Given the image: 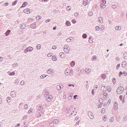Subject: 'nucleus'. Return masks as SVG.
Instances as JSON below:
<instances>
[{"instance_id": "nucleus-1", "label": "nucleus", "mask_w": 127, "mask_h": 127, "mask_svg": "<svg viewBox=\"0 0 127 127\" xmlns=\"http://www.w3.org/2000/svg\"><path fill=\"white\" fill-rule=\"evenodd\" d=\"M124 89V88L123 87H119L117 90V93L118 94L122 93L123 92Z\"/></svg>"}, {"instance_id": "nucleus-2", "label": "nucleus", "mask_w": 127, "mask_h": 127, "mask_svg": "<svg viewBox=\"0 0 127 127\" xmlns=\"http://www.w3.org/2000/svg\"><path fill=\"white\" fill-rule=\"evenodd\" d=\"M44 111H42L40 112L39 114H38L37 116V117L38 118H43L44 116Z\"/></svg>"}, {"instance_id": "nucleus-3", "label": "nucleus", "mask_w": 127, "mask_h": 127, "mask_svg": "<svg viewBox=\"0 0 127 127\" xmlns=\"http://www.w3.org/2000/svg\"><path fill=\"white\" fill-rule=\"evenodd\" d=\"M69 47L67 45L65 46L64 48V51L66 53H69Z\"/></svg>"}, {"instance_id": "nucleus-4", "label": "nucleus", "mask_w": 127, "mask_h": 127, "mask_svg": "<svg viewBox=\"0 0 127 127\" xmlns=\"http://www.w3.org/2000/svg\"><path fill=\"white\" fill-rule=\"evenodd\" d=\"M88 115L89 117L91 119H92L94 118V115L90 111H89L88 113Z\"/></svg>"}, {"instance_id": "nucleus-5", "label": "nucleus", "mask_w": 127, "mask_h": 127, "mask_svg": "<svg viewBox=\"0 0 127 127\" xmlns=\"http://www.w3.org/2000/svg\"><path fill=\"white\" fill-rule=\"evenodd\" d=\"M32 49L33 48L32 47H29L27 48V49L25 50L24 52H25L26 53L27 52L31 51L32 50Z\"/></svg>"}, {"instance_id": "nucleus-6", "label": "nucleus", "mask_w": 127, "mask_h": 127, "mask_svg": "<svg viewBox=\"0 0 127 127\" xmlns=\"http://www.w3.org/2000/svg\"><path fill=\"white\" fill-rule=\"evenodd\" d=\"M30 10L29 8H27L23 10V12L27 14H29L30 13Z\"/></svg>"}, {"instance_id": "nucleus-7", "label": "nucleus", "mask_w": 127, "mask_h": 127, "mask_svg": "<svg viewBox=\"0 0 127 127\" xmlns=\"http://www.w3.org/2000/svg\"><path fill=\"white\" fill-rule=\"evenodd\" d=\"M52 99V96L51 95H49L48 97L46 98V100L48 101H51Z\"/></svg>"}, {"instance_id": "nucleus-8", "label": "nucleus", "mask_w": 127, "mask_h": 127, "mask_svg": "<svg viewBox=\"0 0 127 127\" xmlns=\"http://www.w3.org/2000/svg\"><path fill=\"white\" fill-rule=\"evenodd\" d=\"M101 90L102 92H104L106 91L107 89L105 86H103L101 87Z\"/></svg>"}, {"instance_id": "nucleus-9", "label": "nucleus", "mask_w": 127, "mask_h": 127, "mask_svg": "<svg viewBox=\"0 0 127 127\" xmlns=\"http://www.w3.org/2000/svg\"><path fill=\"white\" fill-rule=\"evenodd\" d=\"M48 73L49 74H51L53 73V71L52 69H49L47 71Z\"/></svg>"}, {"instance_id": "nucleus-10", "label": "nucleus", "mask_w": 127, "mask_h": 127, "mask_svg": "<svg viewBox=\"0 0 127 127\" xmlns=\"http://www.w3.org/2000/svg\"><path fill=\"white\" fill-rule=\"evenodd\" d=\"M63 86L61 85H58L57 86V88L58 90H60L61 88H63Z\"/></svg>"}, {"instance_id": "nucleus-11", "label": "nucleus", "mask_w": 127, "mask_h": 127, "mask_svg": "<svg viewBox=\"0 0 127 127\" xmlns=\"http://www.w3.org/2000/svg\"><path fill=\"white\" fill-rule=\"evenodd\" d=\"M60 56L62 58H64L65 57V55L64 53H63L61 52L60 53Z\"/></svg>"}, {"instance_id": "nucleus-12", "label": "nucleus", "mask_w": 127, "mask_h": 127, "mask_svg": "<svg viewBox=\"0 0 127 127\" xmlns=\"http://www.w3.org/2000/svg\"><path fill=\"white\" fill-rule=\"evenodd\" d=\"M126 65V63L125 61H123L122 63V65L123 67H125Z\"/></svg>"}, {"instance_id": "nucleus-13", "label": "nucleus", "mask_w": 127, "mask_h": 127, "mask_svg": "<svg viewBox=\"0 0 127 127\" xmlns=\"http://www.w3.org/2000/svg\"><path fill=\"white\" fill-rule=\"evenodd\" d=\"M11 95L12 97H14L15 95V92L14 91H12L11 92Z\"/></svg>"}, {"instance_id": "nucleus-14", "label": "nucleus", "mask_w": 127, "mask_h": 127, "mask_svg": "<svg viewBox=\"0 0 127 127\" xmlns=\"http://www.w3.org/2000/svg\"><path fill=\"white\" fill-rule=\"evenodd\" d=\"M26 27L25 25L24 24H22L20 26V28L22 29H24Z\"/></svg>"}, {"instance_id": "nucleus-15", "label": "nucleus", "mask_w": 127, "mask_h": 127, "mask_svg": "<svg viewBox=\"0 0 127 127\" xmlns=\"http://www.w3.org/2000/svg\"><path fill=\"white\" fill-rule=\"evenodd\" d=\"M118 105L117 103H115L114 105V108L116 110L118 108Z\"/></svg>"}, {"instance_id": "nucleus-16", "label": "nucleus", "mask_w": 127, "mask_h": 127, "mask_svg": "<svg viewBox=\"0 0 127 127\" xmlns=\"http://www.w3.org/2000/svg\"><path fill=\"white\" fill-rule=\"evenodd\" d=\"M28 3L27 2H24L22 6L21 7V8L23 7L26 6L27 5Z\"/></svg>"}, {"instance_id": "nucleus-17", "label": "nucleus", "mask_w": 127, "mask_h": 127, "mask_svg": "<svg viewBox=\"0 0 127 127\" xmlns=\"http://www.w3.org/2000/svg\"><path fill=\"white\" fill-rule=\"evenodd\" d=\"M123 57L125 59H127V53L125 52L124 53Z\"/></svg>"}, {"instance_id": "nucleus-18", "label": "nucleus", "mask_w": 127, "mask_h": 127, "mask_svg": "<svg viewBox=\"0 0 127 127\" xmlns=\"http://www.w3.org/2000/svg\"><path fill=\"white\" fill-rule=\"evenodd\" d=\"M65 24L67 26H70L71 25L70 22L69 21H67L66 23Z\"/></svg>"}, {"instance_id": "nucleus-19", "label": "nucleus", "mask_w": 127, "mask_h": 127, "mask_svg": "<svg viewBox=\"0 0 127 127\" xmlns=\"http://www.w3.org/2000/svg\"><path fill=\"white\" fill-rule=\"evenodd\" d=\"M116 30H119L121 29V27L120 26H118L116 27Z\"/></svg>"}, {"instance_id": "nucleus-20", "label": "nucleus", "mask_w": 127, "mask_h": 127, "mask_svg": "<svg viewBox=\"0 0 127 127\" xmlns=\"http://www.w3.org/2000/svg\"><path fill=\"white\" fill-rule=\"evenodd\" d=\"M72 38H68L66 40V41L67 42H69L72 41Z\"/></svg>"}, {"instance_id": "nucleus-21", "label": "nucleus", "mask_w": 127, "mask_h": 127, "mask_svg": "<svg viewBox=\"0 0 127 127\" xmlns=\"http://www.w3.org/2000/svg\"><path fill=\"white\" fill-rule=\"evenodd\" d=\"M87 4V0H84L83 2V5H86Z\"/></svg>"}, {"instance_id": "nucleus-22", "label": "nucleus", "mask_w": 127, "mask_h": 127, "mask_svg": "<svg viewBox=\"0 0 127 127\" xmlns=\"http://www.w3.org/2000/svg\"><path fill=\"white\" fill-rule=\"evenodd\" d=\"M52 59L53 61H56L57 60V59L55 56H53L52 57Z\"/></svg>"}, {"instance_id": "nucleus-23", "label": "nucleus", "mask_w": 127, "mask_h": 127, "mask_svg": "<svg viewBox=\"0 0 127 127\" xmlns=\"http://www.w3.org/2000/svg\"><path fill=\"white\" fill-rule=\"evenodd\" d=\"M75 64V62H72L70 63V65L72 67Z\"/></svg>"}, {"instance_id": "nucleus-24", "label": "nucleus", "mask_w": 127, "mask_h": 127, "mask_svg": "<svg viewBox=\"0 0 127 127\" xmlns=\"http://www.w3.org/2000/svg\"><path fill=\"white\" fill-rule=\"evenodd\" d=\"M69 73V71L68 69L66 70L65 71V73L66 75H68Z\"/></svg>"}, {"instance_id": "nucleus-25", "label": "nucleus", "mask_w": 127, "mask_h": 127, "mask_svg": "<svg viewBox=\"0 0 127 127\" xmlns=\"http://www.w3.org/2000/svg\"><path fill=\"white\" fill-rule=\"evenodd\" d=\"M106 6V5H105V4H101L100 5V7L101 8H104Z\"/></svg>"}, {"instance_id": "nucleus-26", "label": "nucleus", "mask_w": 127, "mask_h": 127, "mask_svg": "<svg viewBox=\"0 0 127 127\" xmlns=\"http://www.w3.org/2000/svg\"><path fill=\"white\" fill-rule=\"evenodd\" d=\"M101 78L103 79H104L106 78V76L104 74H102L101 75Z\"/></svg>"}, {"instance_id": "nucleus-27", "label": "nucleus", "mask_w": 127, "mask_h": 127, "mask_svg": "<svg viewBox=\"0 0 127 127\" xmlns=\"http://www.w3.org/2000/svg\"><path fill=\"white\" fill-rule=\"evenodd\" d=\"M98 20L101 23L103 22V20L101 17H99Z\"/></svg>"}, {"instance_id": "nucleus-28", "label": "nucleus", "mask_w": 127, "mask_h": 127, "mask_svg": "<svg viewBox=\"0 0 127 127\" xmlns=\"http://www.w3.org/2000/svg\"><path fill=\"white\" fill-rule=\"evenodd\" d=\"M43 109V107L42 106H40L38 107V109L39 110H41Z\"/></svg>"}, {"instance_id": "nucleus-29", "label": "nucleus", "mask_w": 127, "mask_h": 127, "mask_svg": "<svg viewBox=\"0 0 127 127\" xmlns=\"http://www.w3.org/2000/svg\"><path fill=\"white\" fill-rule=\"evenodd\" d=\"M11 98L10 97H9L7 98V101L8 102H9L11 101Z\"/></svg>"}, {"instance_id": "nucleus-30", "label": "nucleus", "mask_w": 127, "mask_h": 127, "mask_svg": "<svg viewBox=\"0 0 127 127\" xmlns=\"http://www.w3.org/2000/svg\"><path fill=\"white\" fill-rule=\"evenodd\" d=\"M37 48L38 49H40L41 48V45L40 44H38L36 46Z\"/></svg>"}, {"instance_id": "nucleus-31", "label": "nucleus", "mask_w": 127, "mask_h": 127, "mask_svg": "<svg viewBox=\"0 0 127 127\" xmlns=\"http://www.w3.org/2000/svg\"><path fill=\"white\" fill-rule=\"evenodd\" d=\"M58 120L57 119H55L54 120L53 122L54 123L57 124L58 123Z\"/></svg>"}, {"instance_id": "nucleus-32", "label": "nucleus", "mask_w": 127, "mask_h": 127, "mask_svg": "<svg viewBox=\"0 0 127 127\" xmlns=\"http://www.w3.org/2000/svg\"><path fill=\"white\" fill-rule=\"evenodd\" d=\"M103 119L104 121H106L107 119V116L106 115H104L103 117Z\"/></svg>"}, {"instance_id": "nucleus-33", "label": "nucleus", "mask_w": 127, "mask_h": 127, "mask_svg": "<svg viewBox=\"0 0 127 127\" xmlns=\"http://www.w3.org/2000/svg\"><path fill=\"white\" fill-rule=\"evenodd\" d=\"M10 31H7L5 33V35L6 36H7L10 33Z\"/></svg>"}, {"instance_id": "nucleus-34", "label": "nucleus", "mask_w": 127, "mask_h": 127, "mask_svg": "<svg viewBox=\"0 0 127 127\" xmlns=\"http://www.w3.org/2000/svg\"><path fill=\"white\" fill-rule=\"evenodd\" d=\"M105 109L104 108H102L101 109V112L102 113H104L105 112Z\"/></svg>"}, {"instance_id": "nucleus-35", "label": "nucleus", "mask_w": 127, "mask_h": 127, "mask_svg": "<svg viewBox=\"0 0 127 127\" xmlns=\"http://www.w3.org/2000/svg\"><path fill=\"white\" fill-rule=\"evenodd\" d=\"M66 9L68 11H69L70 10L71 8L70 6H68L67 7Z\"/></svg>"}, {"instance_id": "nucleus-36", "label": "nucleus", "mask_w": 127, "mask_h": 127, "mask_svg": "<svg viewBox=\"0 0 127 127\" xmlns=\"http://www.w3.org/2000/svg\"><path fill=\"white\" fill-rule=\"evenodd\" d=\"M46 76L45 75H41L40 76V77L42 79H43L45 78Z\"/></svg>"}, {"instance_id": "nucleus-37", "label": "nucleus", "mask_w": 127, "mask_h": 127, "mask_svg": "<svg viewBox=\"0 0 127 127\" xmlns=\"http://www.w3.org/2000/svg\"><path fill=\"white\" fill-rule=\"evenodd\" d=\"M99 29H100V28H99V27L98 26H96L95 28V29L96 30L98 31L99 30Z\"/></svg>"}, {"instance_id": "nucleus-38", "label": "nucleus", "mask_w": 127, "mask_h": 127, "mask_svg": "<svg viewBox=\"0 0 127 127\" xmlns=\"http://www.w3.org/2000/svg\"><path fill=\"white\" fill-rule=\"evenodd\" d=\"M106 3V1L105 0H103L102 1V4H105Z\"/></svg>"}, {"instance_id": "nucleus-39", "label": "nucleus", "mask_w": 127, "mask_h": 127, "mask_svg": "<svg viewBox=\"0 0 127 127\" xmlns=\"http://www.w3.org/2000/svg\"><path fill=\"white\" fill-rule=\"evenodd\" d=\"M121 101H123V96L122 95H120L119 97Z\"/></svg>"}, {"instance_id": "nucleus-40", "label": "nucleus", "mask_w": 127, "mask_h": 127, "mask_svg": "<svg viewBox=\"0 0 127 127\" xmlns=\"http://www.w3.org/2000/svg\"><path fill=\"white\" fill-rule=\"evenodd\" d=\"M108 88V90L109 92H110L111 90V88L110 87H107Z\"/></svg>"}, {"instance_id": "nucleus-41", "label": "nucleus", "mask_w": 127, "mask_h": 127, "mask_svg": "<svg viewBox=\"0 0 127 127\" xmlns=\"http://www.w3.org/2000/svg\"><path fill=\"white\" fill-rule=\"evenodd\" d=\"M78 96L77 95H75L74 96V98L75 99H78Z\"/></svg>"}, {"instance_id": "nucleus-42", "label": "nucleus", "mask_w": 127, "mask_h": 127, "mask_svg": "<svg viewBox=\"0 0 127 127\" xmlns=\"http://www.w3.org/2000/svg\"><path fill=\"white\" fill-rule=\"evenodd\" d=\"M17 0L15 1L12 4L13 5H15L17 3Z\"/></svg>"}, {"instance_id": "nucleus-43", "label": "nucleus", "mask_w": 127, "mask_h": 127, "mask_svg": "<svg viewBox=\"0 0 127 127\" xmlns=\"http://www.w3.org/2000/svg\"><path fill=\"white\" fill-rule=\"evenodd\" d=\"M52 53H49L47 55L48 57H51L52 56Z\"/></svg>"}, {"instance_id": "nucleus-44", "label": "nucleus", "mask_w": 127, "mask_h": 127, "mask_svg": "<svg viewBox=\"0 0 127 127\" xmlns=\"http://www.w3.org/2000/svg\"><path fill=\"white\" fill-rule=\"evenodd\" d=\"M87 37V35H86V34H84L83 35V37L84 38H86Z\"/></svg>"}, {"instance_id": "nucleus-45", "label": "nucleus", "mask_w": 127, "mask_h": 127, "mask_svg": "<svg viewBox=\"0 0 127 127\" xmlns=\"http://www.w3.org/2000/svg\"><path fill=\"white\" fill-rule=\"evenodd\" d=\"M89 42L91 43H92L93 42V41H92V39H90L89 40Z\"/></svg>"}, {"instance_id": "nucleus-46", "label": "nucleus", "mask_w": 127, "mask_h": 127, "mask_svg": "<svg viewBox=\"0 0 127 127\" xmlns=\"http://www.w3.org/2000/svg\"><path fill=\"white\" fill-rule=\"evenodd\" d=\"M24 107L25 109H27L28 107V105L27 104H25L24 106Z\"/></svg>"}, {"instance_id": "nucleus-47", "label": "nucleus", "mask_w": 127, "mask_h": 127, "mask_svg": "<svg viewBox=\"0 0 127 127\" xmlns=\"http://www.w3.org/2000/svg\"><path fill=\"white\" fill-rule=\"evenodd\" d=\"M123 72H122L121 71H120L119 72V77H120L121 75L122 74H123Z\"/></svg>"}, {"instance_id": "nucleus-48", "label": "nucleus", "mask_w": 127, "mask_h": 127, "mask_svg": "<svg viewBox=\"0 0 127 127\" xmlns=\"http://www.w3.org/2000/svg\"><path fill=\"white\" fill-rule=\"evenodd\" d=\"M102 106V104H100L98 105V107L99 108H100Z\"/></svg>"}, {"instance_id": "nucleus-49", "label": "nucleus", "mask_w": 127, "mask_h": 127, "mask_svg": "<svg viewBox=\"0 0 127 127\" xmlns=\"http://www.w3.org/2000/svg\"><path fill=\"white\" fill-rule=\"evenodd\" d=\"M123 74H124L125 76H126L127 75V73L126 72L123 71Z\"/></svg>"}, {"instance_id": "nucleus-50", "label": "nucleus", "mask_w": 127, "mask_h": 127, "mask_svg": "<svg viewBox=\"0 0 127 127\" xmlns=\"http://www.w3.org/2000/svg\"><path fill=\"white\" fill-rule=\"evenodd\" d=\"M110 121L111 122H112L113 121V117H111L110 118Z\"/></svg>"}, {"instance_id": "nucleus-51", "label": "nucleus", "mask_w": 127, "mask_h": 127, "mask_svg": "<svg viewBox=\"0 0 127 127\" xmlns=\"http://www.w3.org/2000/svg\"><path fill=\"white\" fill-rule=\"evenodd\" d=\"M96 57L95 56H94L92 58V60H94L95 59H96Z\"/></svg>"}, {"instance_id": "nucleus-52", "label": "nucleus", "mask_w": 127, "mask_h": 127, "mask_svg": "<svg viewBox=\"0 0 127 127\" xmlns=\"http://www.w3.org/2000/svg\"><path fill=\"white\" fill-rule=\"evenodd\" d=\"M72 22L73 24L75 23H76V22L75 20H72Z\"/></svg>"}, {"instance_id": "nucleus-53", "label": "nucleus", "mask_w": 127, "mask_h": 127, "mask_svg": "<svg viewBox=\"0 0 127 127\" xmlns=\"http://www.w3.org/2000/svg\"><path fill=\"white\" fill-rule=\"evenodd\" d=\"M99 101L101 103L103 102V100L102 99L100 98L99 99Z\"/></svg>"}, {"instance_id": "nucleus-54", "label": "nucleus", "mask_w": 127, "mask_h": 127, "mask_svg": "<svg viewBox=\"0 0 127 127\" xmlns=\"http://www.w3.org/2000/svg\"><path fill=\"white\" fill-rule=\"evenodd\" d=\"M120 64H118L117 66V67H116V68L117 69H118L120 67Z\"/></svg>"}, {"instance_id": "nucleus-55", "label": "nucleus", "mask_w": 127, "mask_h": 127, "mask_svg": "<svg viewBox=\"0 0 127 127\" xmlns=\"http://www.w3.org/2000/svg\"><path fill=\"white\" fill-rule=\"evenodd\" d=\"M70 97H72L73 96V94L72 93H70L69 94Z\"/></svg>"}, {"instance_id": "nucleus-56", "label": "nucleus", "mask_w": 127, "mask_h": 127, "mask_svg": "<svg viewBox=\"0 0 127 127\" xmlns=\"http://www.w3.org/2000/svg\"><path fill=\"white\" fill-rule=\"evenodd\" d=\"M40 17V16H37L36 17V19L37 20H39V19H40V18H39Z\"/></svg>"}, {"instance_id": "nucleus-57", "label": "nucleus", "mask_w": 127, "mask_h": 127, "mask_svg": "<svg viewBox=\"0 0 127 127\" xmlns=\"http://www.w3.org/2000/svg\"><path fill=\"white\" fill-rule=\"evenodd\" d=\"M111 102V100L110 99H109L108 100V102H107V103L108 104H110Z\"/></svg>"}, {"instance_id": "nucleus-58", "label": "nucleus", "mask_w": 127, "mask_h": 127, "mask_svg": "<svg viewBox=\"0 0 127 127\" xmlns=\"http://www.w3.org/2000/svg\"><path fill=\"white\" fill-rule=\"evenodd\" d=\"M53 123H51L49 124V125L50 126H52L53 125Z\"/></svg>"}, {"instance_id": "nucleus-59", "label": "nucleus", "mask_w": 127, "mask_h": 127, "mask_svg": "<svg viewBox=\"0 0 127 127\" xmlns=\"http://www.w3.org/2000/svg\"><path fill=\"white\" fill-rule=\"evenodd\" d=\"M15 74V73L14 72H12V73L10 74L9 75H14Z\"/></svg>"}, {"instance_id": "nucleus-60", "label": "nucleus", "mask_w": 127, "mask_h": 127, "mask_svg": "<svg viewBox=\"0 0 127 127\" xmlns=\"http://www.w3.org/2000/svg\"><path fill=\"white\" fill-rule=\"evenodd\" d=\"M79 119V118L78 117H75V119L76 121H77V120H78V119Z\"/></svg>"}, {"instance_id": "nucleus-61", "label": "nucleus", "mask_w": 127, "mask_h": 127, "mask_svg": "<svg viewBox=\"0 0 127 127\" xmlns=\"http://www.w3.org/2000/svg\"><path fill=\"white\" fill-rule=\"evenodd\" d=\"M56 46H53L52 47V48L53 49H56Z\"/></svg>"}, {"instance_id": "nucleus-62", "label": "nucleus", "mask_w": 127, "mask_h": 127, "mask_svg": "<svg viewBox=\"0 0 127 127\" xmlns=\"http://www.w3.org/2000/svg\"><path fill=\"white\" fill-rule=\"evenodd\" d=\"M93 14V13H92L91 12H90L89 13V15L90 16H91Z\"/></svg>"}, {"instance_id": "nucleus-63", "label": "nucleus", "mask_w": 127, "mask_h": 127, "mask_svg": "<svg viewBox=\"0 0 127 127\" xmlns=\"http://www.w3.org/2000/svg\"><path fill=\"white\" fill-rule=\"evenodd\" d=\"M50 19H48L46 21V23H47L49 22H50Z\"/></svg>"}, {"instance_id": "nucleus-64", "label": "nucleus", "mask_w": 127, "mask_h": 127, "mask_svg": "<svg viewBox=\"0 0 127 127\" xmlns=\"http://www.w3.org/2000/svg\"><path fill=\"white\" fill-rule=\"evenodd\" d=\"M20 125V124H18V125L15 126V127H19Z\"/></svg>"}]
</instances>
